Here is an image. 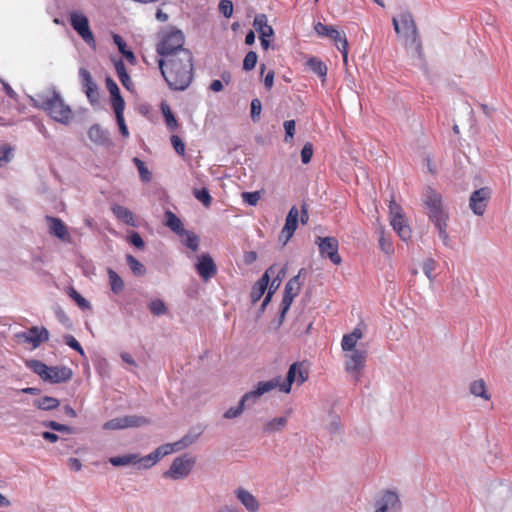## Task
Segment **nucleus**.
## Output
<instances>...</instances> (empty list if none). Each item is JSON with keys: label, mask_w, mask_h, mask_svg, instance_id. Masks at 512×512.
<instances>
[{"label": "nucleus", "mask_w": 512, "mask_h": 512, "mask_svg": "<svg viewBox=\"0 0 512 512\" xmlns=\"http://www.w3.org/2000/svg\"><path fill=\"white\" fill-rule=\"evenodd\" d=\"M161 74L173 90H185L193 78V57L190 51H180L178 56L159 59Z\"/></svg>", "instance_id": "f257e3e1"}, {"label": "nucleus", "mask_w": 512, "mask_h": 512, "mask_svg": "<svg viewBox=\"0 0 512 512\" xmlns=\"http://www.w3.org/2000/svg\"><path fill=\"white\" fill-rule=\"evenodd\" d=\"M199 435L200 433L190 432L174 443L159 446L155 451L144 457H139L138 454H125L111 457L109 462L116 467L139 464L140 468L148 469L155 465L161 458L191 446L198 440Z\"/></svg>", "instance_id": "f03ea898"}, {"label": "nucleus", "mask_w": 512, "mask_h": 512, "mask_svg": "<svg viewBox=\"0 0 512 512\" xmlns=\"http://www.w3.org/2000/svg\"><path fill=\"white\" fill-rule=\"evenodd\" d=\"M30 101L35 108L44 110L56 122L68 125L73 119L72 109L54 87L30 96Z\"/></svg>", "instance_id": "7ed1b4c3"}, {"label": "nucleus", "mask_w": 512, "mask_h": 512, "mask_svg": "<svg viewBox=\"0 0 512 512\" xmlns=\"http://www.w3.org/2000/svg\"><path fill=\"white\" fill-rule=\"evenodd\" d=\"M392 24L396 34L403 40L404 45L407 48L413 49L420 56L422 45L412 13L408 10L400 12L392 18Z\"/></svg>", "instance_id": "20e7f679"}, {"label": "nucleus", "mask_w": 512, "mask_h": 512, "mask_svg": "<svg viewBox=\"0 0 512 512\" xmlns=\"http://www.w3.org/2000/svg\"><path fill=\"white\" fill-rule=\"evenodd\" d=\"M424 204L428 210L430 221L438 230L439 237L446 243L448 240L446 232L448 212L443 205L441 195L432 189H428L424 196Z\"/></svg>", "instance_id": "39448f33"}, {"label": "nucleus", "mask_w": 512, "mask_h": 512, "mask_svg": "<svg viewBox=\"0 0 512 512\" xmlns=\"http://www.w3.org/2000/svg\"><path fill=\"white\" fill-rule=\"evenodd\" d=\"M184 41V34L180 30L170 28L163 31L156 48L160 59L178 56L180 51H189L184 48Z\"/></svg>", "instance_id": "423d86ee"}, {"label": "nucleus", "mask_w": 512, "mask_h": 512, "mask_svg": "<svg viewBox=\"0 0 512 512\" xmlns=\"http://www.w3.org/2000/svg\"><path fill=\"white\" fill-rule=\"evenodd\" d=\"M26 365L42 380L50 383L66 382L72 378V370L66 366H47L39 360H29Z\"/></svg>", "instance_id": "0eeeda50"}, {"label": "nucleus", "mask_w": 512, "mask_h": 512, "mask_svg": "<svg viewBox=\"0 0 512 512\" xmlns=\"http://www.w3.org/2000/svg\"><path fill=\"white\" fill-rule=\"evenodd\" d=\"M368 357L367 348L344 352V369L356 382L360 381Z\"/></svg>", "instance_id": "6e6552de"}, {"label": "nucleus", "mask_w": 512, "mask_h": 512, "mask_svg": "<svg viewBox=\"0 0 512 512\" xmlns=\"http://www.w3.org/2000/svg\"><path fill=\"white\" fill-rule=\"evenodd\" d=\"M69 23L81 39L91 48H96L95 37L89 26L88 17L81 11L69 13Z\"/></svg>", "instance_id": "1a4fd4ad"}, {"label": "nucleus", "mask_w": 512, "mask_h": 512, "mask_svg": "<svg viewBox=\"0 0 512 512\" xmlns=\"http://www.w3.org/2000/svg\"><path fill=\"white\" fill-rule=\"evenodd\" d=\"M390 210V224L393 229L397 232L399 237L407 242L411 239L412 231L407 225L406 219L404 218L401 207L392 200L389 205Z\"/></svg>", "instance_id": "9d476101"}, {"label": "nucleus", "mask_w": 512, "mask_h": 512, "mask_svg": "<svg viewBox=\"0 0 512 512\" xmlns=\"http://www.w3.org/2000/svg\"><path fill=\"white\" fill-rule=\"evenodd\" d=\"M304 271V269H301L299 273L291 278L285 286L284 297L281 303L280 324L283 322L294 298L299 294L301 290L302 283L300 282V277Z\"/></svg>", "instance_id": "9b49d317"}, {"label": "nucleus", "mask_w": 512, "mask_h": 512, "mask_svg": "<svg viewBox=\"0 0 512 512\" xmlns=\"http://www.w3.org/2000/svg\"><path fill=\"white\" fill-rule=\"evenodd\" d=\"M195 460L187 456L177 457L173 460L170 468L164 472L163 476L172 480H179L186 478L193 466Z\"/></svg>", "instance_id": "f8f14e48"}, {"label": "nucleus", "mask_w": 512, "mask_h": 512, "mask_svg": "<svg viewBox=\"0 0 512 512\" xmlns=\"http://www.w3.org/2000/svg\"><path fill=\"white\" fill-rule=\"evenodd\" d=\"M308 379V371L303 363L295 362L288 370L286 381L280 386V391L283 393H290L293 383L297 385L303 384Z\"/></svg>", "instance_id": "ddd939ff"}, {"label": "nucleus", "mask_w": 512, "mask_h": 512, "mask_svg": "<svg viewBox=\"0 0 512 512\" xmlns=\"http://www.w3.org/2000/svg\"><path fill=\"white\" fill-rule=\"evenodd\" d=\"M149 424V420L143 416L126 415L113 418L103 424L105 430H119L130 427H140Z\"/></svg>", "instance_id": "4468645a"}, {"label": "nucleus", "mask_w": 512, "mask_h": 512, "mask_svg": "<svg viewBox=\"0 0 512 512\" xmlns=\"http://www.w3.org/2000/svg\"><path fill=\"white\" fill-rule=\"evenodd\" d=\"M401 502L397 493L384 491L374 502V512H399Z\"/></svg>", "instance_id": "2eb2a0df"}, {"label": "nucleus", "mask_w": 512, "mask_h": 512, "mask_svg": "<svg viewBox=\"0 0 512 512\" xmlns=\"http://www.w3.org/2000/svg\"><path fill=\"white\" fill-rule=\"evenodd\" d=\"M317 244L322 256H327L336 265L341 263L342 259L338 254V241L336 238L319 237Z\"/></svg>", "instance_id": "dca6fc26"}, {"label": "nucleus", "mask_w": 512, "mask_h": 512, "mask_svg": "<svg viewBox=\"0 0 512 512\" xmlns=\"http://www.w3.org/2000/svg\"><path fill=\"white\" fill-rule=\"evenodd\" d=\"M490 196L491 190L487 187L480 188L471 194L469 206L475 215L481 216L484 214Z\"/></svg>", "instance_id": "f3484780"}, {"label": "nucleus", "mask_w": 512, "mask_h": 512, "mask_svg": "<svg viewBox=\"0 0 512 512\" xmlns=\"http://www.w3.org/2000/svg\"><path fill=\"white\" fill-rule=\"evenodd\" d=\"M195 269L204 281L210 280L217 273V266L209 254H201L197 257Z\"/></svg>", "instance_id": "a211bd4d"}, {"label": "nucleus", "mask_w": 512, "mask_h": 512, "mask_svg": "<svg viewBox=\"0 0 512 512\" xmlns=\"http://www.w3.org/2000/svg\"><path fill=\"white\" fill-rule=\"evenodd\" d=\"M364 337V331L360 325L356 326L352 332L345 334L341 340L343 353L366 348L359 341Z\"/></svg>", "instance_id": "6ab92c4d"}, {"label": "nucleus", "mask_w": 512, "mask_h": 512, "mask_svg": "<svg viewBox=\"0 0 512 512\" xmlns=\"http://www.w3.org/2000/svg\"><path fill=\"white\" fill-rule=\"evenodd\" d=\"M299 211L296 206H293L286 217L285 225L281 230L279 240L283 245L287 244L290 238L293 236L298 226Z\"/></svg>", "instance_id": "aec40b11"}, {"label": "nucleus", "mask_w": 512, "mask_h": 512, "mask_svg": "<svg viewBox=\"0 0 512 512\" xmlns=\"http://www.w3.org/2000/svg\"><path fill=\"white\" fill-rule=\"evenodd\" d=\"M512 496V489L508 484L495 483L492 485L489 495V501L494 506H501Z\"/></svg>", "instance_id": "412c9836"}, {"label": "nucleus", "mask_w": 512, "mask_h": 512, "mask_svg": "<svg viewBox=\"0 0 512 512\" xmlns=\"http://www.w3.org/2000/svg\"><path fill=\"white\" fill-rule=\"evenodd\" d=\"M275 270V265L270 266L262 275V277L254 284L250 295L252 303H256L262 298L265 291L267 290L271 276L274 275Z\"/></svg>", "instance_id": "4be33fe9"}, {"label": "nucleus", "mask_w": 512, "mask_h": 512, "mask_svg": "<svg viewBox=\"0 0 512 512\" xmlns=\"http://www.w3.org/2000/svg\"><path fill=\"white\" fill-rule=\"evenodd\" d=\"M46 221L48 223V231L51 235L57 237L63 242H71L68 229L61 219L55 217H47Z\"/></svg>", "instance_id": "5701e85b"}, {"label": "nucleus", "mask_w": 512, "mask_h": 512, "mask_svg": "<svg viewBox=\"0 0 512 512\" xmlns=\"http://www.w3.org/2000/svg\"><path fill=\"white\" fill-rule=\"evenodd\" d=\"M235 496L238 501L245 507L248 512H258L260 510V503L257 498L248 490L240 487L235 491Z\"/></svg>", "instance_id": "b1692460"}, {"label": "nucleus", "mask_w": 512, "mask_h": 512, "mask_svg": "<svg viewBox=\"0 0 512 512\" xmlns=\"http://www.w3.org/2000/svg\"><path fill=\"white\" fill-rule=\"evenodd\" d=\"M314 30L319 36L328 37L332 39L336 46L338 47V44H342V40H347L345 35L340 33L338 30H336L332 26L325 25L321 22H317L314 25Z\"/></svg>", "instance_id": "393cba45"}, {"label": "nucleus", "mask_w": 512, "mask_h": 512, "mask_svg": "<svg viewBox=\"0 0 512 512\" xmlns=\"http://www.w3.org/2000/svg\"><path fill=\"white\" fill-rule=\"evenodd\" d=\"M24 340L31 343L34 348L38 347L41 343L48 340L49 333L45 328L33 327L27 332L22 334Z\"/></svg>", "instance_id": "a878e982"}, {"label": "nucleus", "mask_w": 512, "mask_h": 512, "mask_svg": "<svg viewBox=\"0 0 512 512\" xmlns=\"http://www.w3.org/2000/svg\"><path fill=\"white\" fill-rule=\"evenodd\" d=\"M286 272H287V266L286 265L281 267L278 270L277 273H276V271H274V275L272 276L273 279H272V281L270 283V287H269L268 293L265 296L264 301H263V303L261 305V309L262 310H264L265 307L268 305V303L271 301L273 294L279 288V286H280V284L282 282V279L286 275Z\"/></svg>", "instance_id": "bb28decb"}, {"label": "nucleus", "mask_w": 512, "mask_h": 512, "mask_svg": "<svg viewBox=\"0 0 512 512\" xmlns=\"http://www.w3.org/2000/svg\"><path fill=\"white\" fill-rule=\"evenodd\" d=\"M89 139L96 145L107 146L111 144L109 133L98 124L92 125L88 130Z\"/></svg>", "instance_id": "cd10ccee"}, {"label": "nucleus", "mask_w": 512, "mask_h": 512, "mask_svg": "<svg viewBox=\"0 0 512 512\" xmlns=\"http://www.w3.org/2000/svg\"><path fill=\"white\" fill-rule=\"evenodd\" d=\"M253 26L256 31L260 34V37H271L273 36V29L267 24V17L265 14H259L254 18Z\"/></svg>", "instance_id": "c85d7f7f"}, {"label": "nucleus", "mask_w": 512, "mask_h": 512, "mask_svg": "<svg viewBox=\"0 0 512 512\" xmlns=\"http://www.w3.org/2000/svg\"><path fill=\"white\" fill-rule=\"evenodd\" d=\"M107 89L111 94V104L113 109L120 107H125L124 99L120 95V90L118 85L110 78L106 80Z\"/></svg>", "instance_id": "c756f323"}, {"label": "nucleus", "mask_w": 512, "mask_h": 512, "mask_svg": "<svg viewBox=\"0 0 512 512\" xmlns=\"http://www.w3.org/2000/svg\"><path fill=\"white\" fill-rule=\"evenodd\" d=\"M113 214L117 217V219L121 220L125 224L134 226V215L133 213L126 207L121 205H114L112 207Z\"/></svg>", "instance_id": "7c9ffc66"}, {"label": "nucleus", "mask_w": 512, "mask_h": 512, "mask_svg": "<svg viewBox=\"0 0 512 512\" xmlns=\"http://www.w3.org/2000/svg\"><path fill=\"white\" fill-rule=\"evenodd\" d=\"M281 385V376H276L271 380L258 382L255 385V388L260 392V394L265 395L276 388L280 389Z\"/></svg>", "instance_id": "2f4dec72"}, {"label": "nucleus", "mask_w": 512, "mask_h": 512, "mask_svg": "<svg viewBox=\"0 0 512 512\" xmlns=\"http://www.w3.org/2000/svg\"><path fill=\"white\" fill-rule=\"evenodd\" d=\"M288 422V416L273 418L265 423L264 431L266 433H275L282 430Z\"/></svg>", "instance_id": "473e14b6"}, {"label": "nucleus", "mask_w": 512, "mask_h": 512, "mask_svg": "<svg viewBox=\"0 0 512 512\" xmlns=\"http://www.w3.org/2000/svg\"><path fill=\"white\" fill-rule=\"evenodd\" d=\"M166 225L178 235L185 232L181 220L172 212H166Z\"/></svg>", "instance_id": "72a5a7b5"}, {"label": "nucleus", "mask_w": 512, "mask_h": 512, "mask_svg": "<svg viewBox=\"0 0 512 512\" xmlns=\"http://www.w3.org/2000/svg\"><path fill=\"white\" fill-rule=\"evenodd\" d=\"M107 273L112 292L119 294L124 288V282L122 278L111 268L108 269Z\"/></svg>", "instance_id": "f704fd0d"}, {"label": "nucleus", "mask_w": 512, "mask_h": 512, "mask_svg": "<svg viewBox=\"0 0 512 512\" xmlns=\"http://www.w3.org/2000/svg\"><path fill=\"white\" fill-rule=\"evenodd\" d=\"M115 69L122 85L125 86L127 89H130L132 82L130 76L126 71L124 62L122 60L115 62Z\"/></svg>", "instance_id": "c9c22d12"}, {"label": "nucleus", "mask_w": 512, "mask_h": 512, "mask_svg": "<svg viewBox=\"0 0 512 512\" xmlns=\"http://www.w3.org/2000/svg\"><path fill=\"white\" fill-rule=\"evenodd\" d=\"M161 111L165 118V123H166L167 127L171 130L176 129L178 126V123H177V120H176L174 114L171 111L170 106L167 103L163 102L161 104Z\"/></svg>", "instance_id": "e433bc0d"}, {"label": "nucleus", "mask_w": 512, "mask_h": 512, "mask_svg": "<svg viewBox=\"0 0 512 512\" xmlns=\"http://www.w3.org/2000/svg\"><path fill=\"white\" fill-rule=\"evenodd\" d=\"M378 234H379V239H378L379 248L381 249V251L387 255L393 254L394 253L393 244H392L391 240L385 236L384 230L382 227L379 228Z\"/></svg>", "instance_id": "4c0bfd02"}, {"label": "nucleus", "mask_w": 512, "mask_h": 512, "mask_svg": "<svg viewBox=\"0 0 512 512\" xmlns=\"http://www.w3.org/2000/svg\"><path fill=\"white\" fill-rule=\"evenodd\" d=\"M263 395L254 387L251 391L245 393L241 398L244 407L254 406Z\"/></svg>", "instance_id": "58836bf2"}, {"label": "nucleus", "mask_w": 512, "mask_h": 512, "mask_svg": "<svg viewBox=\"0 0 512 512\" xmlns=\"http://www.w3.org/2000/svg\"><path fill=\"white\" fill-rule=\"evenodd\" d=\"M263 395L254 387L251 391L245 393L241 398L244 407L254 406Z\"/></svg>", "instance_id": "ea45409f"}, {"label": "nucleus", "mask_w": 512, "mask_h": 512, "mask_svg": "<svg viewBox=\"0 0 512 512\" xmlns=\"http://www.w3.org/2000/svg\"><path fill=\"white\" fill-rule=\"evenodd\" d=\"M182 237V242L185 246L190 248L192 251H197L199 247V238L197 235L190 231H186L180 235Z\"/></svg>", "instance_id": "a19ab883"}, {"label": "nucleus", "mask_w": 512, "mask_h": 512, "mask_svg": "<svg viewBox=\"0 0 512 512\" xmlns=\"http://www.w3.org/2000/svg\"><path fill=\"white\" fill-rule=\"evenodd\" d=\"M306 64L317 75H319L321 77L326 76L327 67L322 61L318 60L317 58L312 57L307 60Z\"/></svg>", "instance_id": "79ce46f5"}, {"label": "nucleus", "mask_w": 512, "mask_h": 512, "mask_svg": "<svg viewBox=\"0 0 512 512\" xmlns=\"http://www.w3.org/2000/svg\"><path fill=\"white\" fill-rule=\"evenodd\" d=\"M124 109H125V107H120L118 105V108H115L113 110L116 115V121H117L119 130H120V133L122 134L123 137H128L129 131H128V127H127V125L125 123V119H124Z\"/></svg>", "instance_id": "37998d69"}, {"label": "nucleus", "mask_w": 512, "mask_h": 512, "mask_svg": "<svg viewBox=\"0 0 512 512\" xmlns=\"http://www.w3.org/2000/svg\"><path fill=\"white\" fill-rule=\"evenodd\" d=\"M35 405L42 410H52L59 406L56 398L45 396L35 401Z\"/></svg>", "instance_id": "c03bdc74"}, {"label": "nucleus", "mask_w": 512, "mask_h": 512, "mask_svg": "<svg viewBox=\"0 0 512 512\" xmlns=\"http://www.w3.org/2000/svg\"><path fill=\"white\" fill-rule=\"evenodd\" d=\"M470 392L477 397H482L486 400L489 399V395L486 392V386L483 380H477L471 383Z\"/></svg>", "instance_id": "a18cd8bd"}, {"label": "nucleus", "mask_w": 512, "mask_h": 512, "mask_svg": "<svg viewBox=\"0 0 512 512\" xmlns=\"http://www.w3.org/2000/svg\"><path fill=\"white\" fill-rule=\"evenodd\" d=\"M13 158V148L9 145H0V168L5 167Z\"/></svg>", "instance_id": "49530a36"}, {"label": "nucleus", "mask_w": 512, "mask_h": 512, "mask_svg": "<svg viewBox=\"0 0 512 512\" xmlns=\"http://www.w3.org/2000/svg\"><path fill=\"white\" fill-rule=\"evenodd\" d=\"M149 309L155 316L165 315L168 311L166 304L161 299H155L150 302Z\"/></svg>", "instance_id": "de8ad7c7"}, {"label": "nucleus", "mask_w": 512, "mask_h": 512, "mask_svg": "<svg viewBox=\"0 0 512 512\" xmlns=\"http://www.w3.org/2000/svg\"><path fill=\"white\" fill-rule=\"evenodd\" d=\"M126 259L130 269L136 276H142L145 274L146 270L144 265L141 262H139L135 257H133L132 255H127Z\"/></svg>", "instance_id": "09e8293b"}, {"label": "nucleus", "mask_w": 512, "mask_h": 512, "mask_svg": "<svg viewBox=\"0 0 512 512\" xmlns=\"http://www.w3.org/2000/svg\"><path fill=\"white\" fill-rule=\"evenodd\" d=\"M194 196L205 207H209L210 206L212 198L210 196V193H209L208 189H206V188L195 189L194 190Z\"/></svg>", "instance_id": "8fccbe9b"}, {"label": "nucleus", "mask_w": 512, "mask_h": 512, "mask_svg": "<svg viewBox=\"0 0 512 512\" xmlns=\"http://www.w3.org/2000/svg\"><path fill=\"white\" fill-rule=\"evenodd\" d=\"M79 78L84 89L96 86L90 72L86 68L79 69Z\"/></svg>", "instance_id": "3c124183"}, {"label": "nucleus", "mask_w": 512, "mask_h": 512, "mask_svg": "<svg viewBox=\"0 0 512 512\" xmlns=\"http://www.w3.org/2000/svg\"><path fill=\"white\" fill-rule=\"evenodd\" d=\"M69 296L77 303V305L80 308H90L89 302L82 295H80L74 288L69 289Z\"/></svg>", "instance_id": "603ef678"}, {"label": "nucleus", "mask_w": 512, "mask_h": 512, "mask_svg": "<svg viewBox=\"0 0 512 512\" xmlns=\"http://www.w3.org/2000/svg\"><path fill=\"white\" fill-rule=\"evenodd\" d=\"M243 201L250 206H256L261 198L260 192H243L241 195Z\"/></svg>", "instance_id": "864d4df0"}, {"label": "nucleus", "mask_w": 512, "mask_h": 512, "mask_svg": "<svg viewBox=\"0 0 512 512\" xmlns=\"http://www.w3.org/2000/svg\"><path fill=\"white\" fill-rule=\"evenodd\" d=\"M245 407L243 405V403H241V401H239L238 405L235 406V407H230L223 415V417L225 419H234V418H237L239 417L243 411H244Z\"/></svg>", "instance_id": "5fc2aeb1"}, {"label": "nucleus", "mask_w": 512, "mask_h": 512, "mask_svg": "<svg viewBox=\"0 0 512 512\" xmlns=\"http://www.w3.org/2000/svg\"><path fill=\"white\" fill-rule=\"evenodd\" d=\"M134 163L136 164L140 177L143 181L148 182L151 180V173L148 168L145 166L144 162L138 158H134Z\"/></svg>", "instance_id": "6e6d98bb"}, {"label": "nucleus", "mask_w": 512, "mask_h": 512, "mask_svg": "<svg viewBox=\"0 0 512 512\" xmlns=\"http://www.w3.org/2000/svg\"><path fill=\"white\" fill-rule=\"evenodd\" d=\"M257 63V54L254 51H250L246 54L243 61V69L245 71L252 70Z\"/></svg>", "instance_id": "4d7b16f0"}, {"label": "nucleus", "mask_w": 512, "mask_h": 512, "mask_svg": "<svg viewBox=\"0 0 512 512\" xmlns=\"http://www.w3.org/2000/svg\"><path fill=\"white\" fill-rule=\"evenodd\" d=\"M219 11L226 18H230L233 14V3L230 0H221L219 2Z\"/></svg>", "instance_id": "13d9d810"}, {"label": "nucleus", "mask_w": 512, "mask_h": 512, "mask_svg": "<svg viewBox=\"0 0 512 512\" xmlns=\"http://www.w3.org/2000/svg\"><path fill=\"white\" fill-rule=\"evenodd\" d=\"M436 269V262L432 259H427L424 264H423V271H424V274L427 276V278L430 280V281H433L434 280V275H433V272L435 271Z\"/></svg>", "instance_id": "bf43d9fd"}, {"label": "nucleus", "mask_w": 512, "mask_h": 512, "mask_svg": "<svg viewBox=\"0 0 512 512\" xmlns=\"http://www.w3.org/2000/svg\"><path fill=\"white\" fill-rule=\"evenodd\" d=\"M313 156V146L311 143H306L301 150V160L304 164H307L311 161Z\"/></svg>", "instance_id": "052dcab7"}, {"label": "nucleus", "mask_w": 512, "mask_h": 512, "mask_svg": "<svg viewBox=\"0 0 512 512\" xmlns=\"http://www.w3.org/2000/svg\"><path fill=\"white\" fill-rule=\"evenodd\" d=\"M47 428H50L57 432L71 433V428L67 425L60 424L56 421H48L44 424Z\"/></svg>", "instance_id": "680f3d73"}, {"label": "nucleus", "mask_w": 512, "mask_h": 512, "mask_svg": "<svg viewBox=\"0 0 512 512\" xmlns=\"http://www.w3.org/2000/svg\"><path fill=\"white\" fill-rule=\"evenodd\" d=\"M84 91H85V93L87 95V98H88V100L90 101L91 104L98 103L99 92H98L97 85L93 86V87L89 86V88L84 89Z\"/></svg>", "instance_id": "e2e57ef3"}, {"label": "nucleus", "mask_w": 512, "mask_h": 512, "mask_svg": "<svg viewBox=\"0 0 512 512\" xmlns=\"http://www.w3.org/2000/svg\"><path fill=\"white\" fill-rule=\"evenodd\" d=\"M65 343L72 349L78 351L81 355H84L83 348L80 343L72 335H66L64 337Z\"/></svg>", "instance_id": "0e129e2a"}, {"label": "nucleus", "mask_w": 512, "mask_h": 512, "mask_svg": "<svg viewBox=\"0 0 512 512\" xmlns=\"http://www.w3.org/2000/svg\"><path fill=\"white\" fill-rule=\"evenodd\" d=\"M262 104L261 101L257 98L251 101V118L255 121L261 113Z\"/></svg>", "instance_id": "69168bd1"}, {"label": "nucleus", "mask_w": 512, "mask_h": 512, "mask_svg": "<svg viewBox=\"0 0 512 512\" xmlns=\"http://www.w3.org/2000/svg\"><path fill=\"white\" fill-rule=\"evenodd\" d=\"M284 129H285V141H288V139H292L295 134V121L294 120H288L284 122Z\"/></svg>", "instance_id": "338daca9"}, {"label": "nucleus", "mask_w": 512, "mask_h": 512, "mask_svg": "<svg viewBox=\"0 0 512 512\" xmlns=\"http://www.w3.org/2000/svg\"><path fill=\"white\" fill-rule=\"evenodd\" d=\"M171 143L175 149V151L179 154V155H183L184 152H185V145L183 143V141L181 140V138L177 135H173L171 137Z\"/></svg>", "instance_id": "774afa93"}]
</instances>
